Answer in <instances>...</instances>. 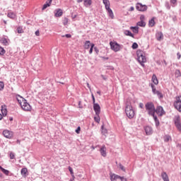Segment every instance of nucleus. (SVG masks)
<instances>
[{
  "mask_svg": "<svg viewBox=\"0 0 181 181\" xmlns=\"http://www.w3.org/2000/svg\"><path fill=\"white\" fill-rule=\"evenodd\" d=\"M145 108L148 112V115L153 117L156 122V127L158 128V127H159V119H158V116H156L155 113L159 115V106L158 105L156 108H155V105H153V103L148 102L145 105Z\"/></svg>",
  "mask_w": 181,
  "mask_h": 181,
  "instance_id": "f257e3e1",
  "label": "nucleus"
},
{
  "mask_svg": "<svg viewBox=\"0 0 181 181\" xmlns=\"http://www.w3.org/2000/svg\"><path fill=\"white\" fill-rule=\"evenodd\" d=\"M125 113L129 119H132V118L135 117V110H134V107H132V105H127L126 106Z\"/></svg>",
  "mask_w": 181,
  "mask_h": 181,
  "instance_id": "f03ea898",
  "label": "nucleus"
},
{
  "mask_svg": "<svg viewBox=\"0 0 181 181\" xmlns=\"http://www.w3.org/2000/svg\"><path fill=\"white\" fill-rule=\"evenodd\" d=\"M110 49L111 50H113V52H119V50H121V49H122L124 47V45H121L119 44H118L116 41H110Z\"/></svg>",
  "mask_w": 181,
  "mask_h": 181,
  "instance_id": "7ed1b4c3",
  "label": "nucleus"
},
{
  "mask_svg": "<svg viewBox=\"0 0 181 181\" xmlns=\"http://www.w3.org/2000/svg\"><path fill=\"white\" fill-rule=\"evenodd\" d=\"M21 107L23 111H32V106L25 98H23V105L21 104Z\"/></svg>",
  "mask_w": 181,
  "mask_h": 181,
  "instance_id": "20e7f679",
  "label": "nucleus"
},
{
  "mask_svg": "<svg viewBox=\"0 0 181 181\" xmlns=\"http://www.w3.org/2000/svg\"><path fill=\"white\" fill-rule=\"evenodd\" d=\"M174 107L177 111L181 112V95L175 98V101L174 102Z\"/></svg>",
  "mask_w": 181,
  "mask_h": 181,
  "instance_id": "39448f33",
  "label": "nucleus"
},
{
  "mask_svg": "<svg viewBox=\"0 0 181 181\" xmlns=\"http://www.w3.org/2000/svg\"><path fill=\"white\" fill-rule=\"evenodd\" d=\"M110 181H128L124 176L121 177L117 174L113 173L110 175Z\"/></svg>",
  "mask_w": 181,
  "mask_h": 181,
  "instance_id": "423d86ee",
  "label": "nucleus"
},
{
  "mask_svg": "<svg viewBox=\"0 0 181 181\" xmlns=\"http://www.w3.org/2000/svg\"><path fill=\"white\" fill-rule=\"evenodd\" d=\"M137 62L139 60H146V55H145V52L142 49L136 50Z\"/></svg>",
  "mask_w": 181,
  "mask_h": 181,
  "instance_id": "0eeeda50",
  "label": "nucleus"
},
{
  "mask_svg": "<svg viewBox=\"0 0 181 181\" xmlns=\"http://www.w3.org/2000/svg\"><path fill=\"white\" fill-rule=\"evenodd\" d=\"M136 11H139L140 12H145L148 10V6L144 5L142 3H137L136 4Z\"/></svg>",
  "mask_w": 181,
  "mask_h": 181,
  "instance_id": "6e6552de",
  "label": "nucleus"
},
{
  "mask_svg": "<svg viewBox=\"0 0 181 181\" xmlns=\"http://www.w3.org/2000/svg\"><path fill=\"white\" fill-rule=\"evenodd\" d=\"M175 125L180 132H181V122H180V116H175L174 119Z\"/></svg>",
  "mask_w": 181,
  "mask_h": 181,
  "instance_id": "1a4fd4ad",
  "label": "nucleus"
},
{
  "mask_svg": "<svg viewBox=\"0 0 181 181\" xmlns=\"http://www.w3.org/2000/svg\"><path fill=\"white\" fill-rule=\"evenodd\" d=\"M93 110L95 111V115H100L101 113V107L98 103H93Z\"/></svg>",
  "mask_w": 181,
  "mask_h": 181,
  "instance_id": "9d476101",
  "label": "nucleus"
},
{
  "mask_svg": "<svg viewBox=\"0 0 181 181\" xmlns=\"http://www.w3.org/2000/svg\"><path fill=\"white\" fill-rule=\"evenodd\" d=\"M3 135L5 136V138H7V139H12V136H13V132L9 130H4Z\"/></svg>",
  "mask_w": 181,
  "mask_h": 181,
  "instance_id": "9b49d317",
  "label": "nucleus"
},
{
  "mask_svg": "<svg viewBox=\"0 0 181 181\" xmlns=\"http://www.w3.org/2000/svg\"><path fill=\"white\" fill-rule=\"evenodd\" d=\"M54 14L55 18H61V16H63V10L57 8L54 11Z\"/></svg>",
  "mask_w": 181,
  "mask_h": 181,
  "instance_id": "f8f14e48",
  "label": "nucleus"
},
{
  "mask_svg": "<svg viewBox=\"0 0 181 181\" xmlns=\"http://www.w3.org/2000/svg\"><path fill=\"white\" fill-rule=\"evenodd\" d=\"M9 42H11V40L8 38H6L5 37H3L0 40V43H2L4 46H9Z\"/></svg>",
  "mask_w": 181,
  "mask_h": 181,
  "instance_id": "ddd939ff",
  "label": "nucleus"
},
{
  "mask_svg": "<svg viewBox=\"0 0 181 181\" xmlns=\"http://www.w3.org/2000/svg\"><path fill=\"white\" fill-rule=\"evenodd\" d=\"M1 115H3L4 117H6V115H8V109L6 108V105H1Z\"/></svg>",
  "mask_w": 181,
  "mask_h": 181,
  "instance_id": "4468645a",
  "label": "nucleus"
},
{
  "mask_svg": "<svg viewBox=\"0 0 181 181\" xmlns=\"http://www.w3.org/2000/svg\"><path fill=\"white\" fill-rule=\"evenodd\" d=\"M21 173L23 177H27L29 175V173H28L27 168H23L21 170Z\"/></svg>",
  "mask_w": 181,
  "mask_h": 181,
  "instance_id": "2eb2a0df",
  "label": "nucleus"
},
{
  "mask_svg": "<svg viewBox=\"0 0 181 181\" xmlns=\"http://www.w3.org/2000/svg\"><path fill=\"white\" fill-rule=\"evenodd\" d=\"M144 131L146 135H152V127L150 126H146L144 127Z\"/></svg>",
  "mask_w": 181,
  "mask_h": 181,
  "instance_id": "dca6fc26",
  "label": "nucleus"
},
{
  "mask_svg": "<svg viewBox=\"0 0 181 181\" xmlns=\"http://www.w3.org/2000/svg\"><path fill=\"white\" fill-rule=\"evenodd\" d=\"M16 98L20 105H22V103H23V97L21 96L19 94H16Z\"/></svg>",
  "mask_w": 181,
  "mask_h": 181,
  "instance_id": "f3484780",
  "label": "nucleus"
},
{
  "mask_svg": "<svg viewBox=\"0 0 181 181\" xmlns=\"http://www.w3.org/2000/svg\"><path fill=\"white\" fill-rule=\"evenodd\" d=\"M100 151V155H102L103 158H105V156H107V148H105V146H102Z\"/></svg>",
  "mask_w": 181,
  "mask_h": 181,
  "instance_id": "a211bd4d",
  "label": "nucleus"
},
{
  "mask_svg": "<svg viewBox=\"0 0 181 181\" xmlns=\"http://www.w3.org/2000/svg\"><path fill=\"white\" fill-rule=\"evenodd\" d=\"M151 88H152V92L153 94H157V95H159V90H156V86L153 83L150 84Z\"/></svg>",
  "mask_w": 181,
  "mask_h": 181,
  "instance_id": "6ab92c4d",
  "label": "nucleus"
},
{
  "mask_svg": "<svg viewBox=\"0 0 181 181\" xmlns=\"http://www.w3.org/2000/svg\"><path fill=\"white\" fill-rule=\"evenodd\" d=\"M155 19H156V18L153 17L151 19H150L148 21V27L149 28H153V26H155V24L156 23L155 22Z\"/></svg>",
  "mask_w": 181,
  "mask_h": 181,
  "instance_id": "aec40b11",
  "label": "nucleus"
},
{
  "mask_svg": "<svg viewBox=\"0 0 181 181\" xmlns=\"http://www.w3.org/2000/svg\"><path fill=\"white\" fill-rule=\"evenodd\" d=\"M130 29H131V30H132L133 33H136V34L139 33V27L137 25L131 26Z\"/></svg>",
  "mask_w": 181,
  "mask_h": 181,
  "instance_id": "412c9836",
  "label": "nucleus"
},
{
  "mask_svg": "<svg viewBox=\"0 0 181 181\" xmlns=\"http://www.w3.org/2000/svg\"><path fill=\"white\" fill-rule=\"evenodd\" d=\"M93 4L92 0H84L83 1V5L86 6V8H88V6H91V4Z\"/></svg>",
  "mask_w": 181,
  "mask_h": 181,
  "instance_id": "4be33fe9",
  "label": "nucleus"
},
{
  "mask_svg": "<svg viewBox=\"0 0 181 181\" xmlns=\"http://www.w3.org/2000/svg\"><path fill=\"white\" fill-rule=\"evenodd\" d=\"M161 177L163 181H169V176H168V174L165 172L161 173Z\"/></svg>",
  "mask_w": 181,
  "mask_h": 181,
  "instance_id": "5701e85b",
  "label": "nucleus"
},
{
  "mask_svg": "<svg viewBox=\"0 0 181 181\" xmlns=\"http://www.w3.org/2000/svg\"><path fill=\"white\" fill-rule=\"evenodd\" d=\"M90 47H91V42H90V40L86 41L84 43V49H86V50H88V49H90Z\"/></svg>",
  "mask_w": 181,
  "mask_h": 181,
  "instance_id": "b1692460",
  "label": "nucleus"
},
{
  "mask_svg": "<svg viewBox=\"0 0 181 181\" xmlns=\"http://www.w3.org/2000/svg\"><path fill=\"white\" fill-rule=\"evenodd\" d=\"M151 81L156 85L159 84V81L158 80V77H156V74H153Z\"/></svg>",
  "mask_w": 181,
  "mask_h": 181,
  "instance_id": "393cba45",
  "label": "nucleus"
},
{
  "mask_svg": "<svg viewBox=\"0 0 181 181\" xmlns=\"http://www.w3.org/2000/svg\"><path fill=\"white\" fill-rule=\"evenodd\" d=\"M124 35H126V36H130V37H135V35H134V33H132L129 30H126L124 32Z\"/></svg>",
  "mask_w": 181,
  "mask_h": 181,
  "instance_id": "a878e982",
  "label": "nucleus"
},
{
  "mask_svg": "<svg viewBox=\"0 0 181 181\" xmlns=\"http://www.w3.org/2000/svg\"><path fill=\"white\" fill-rule=\"evenodd\" d=\"M100 129L102 134L105 136L107 135V134H108V130L104 127V124H103V125L101 126Z\"/></svg>",
  "mask_w": 181,
  "mask_h": 181,
  "instance_id": "bb28decb",
  "label": "nucleus"
},
{
  "mask_svg": "<svg viewBox=\"0 0 181 181\" xmlns=\"http://www.w3.org/2000/svg\"><path fill=\"white\" fill-rule=\"evenodd\" d=\"M106 10L107 11L108 16H110V18H111V19H114V12H112L111 8H106Z\"/></svg>",
  "mask_w": 181,
  "mask_h": 181,
  "instance_id": "cd10ccee",
  "label": "nucleus"
},
{
  "mask_svg": "<svg viewBox=\"0 0 181 181\" xmlns=\"http://www.w3.org/2000/svg\"><path fill=\"white\" fill-rule=\"evenodd\" d=\"M136 25L140 26V28H145V26H146V23L144 21H140L136 23Z\"/></svg>",
  "mask_w": 181,
  "mask_h": 181,
  "instance_id": "c85d7f7f",
  "label": "nucleus"
},
{
  "mask_svg": "<svg viewBox=\"0 0 181 181\" xmlns=\"http://www.w3.org/2000/svg\"><path fill=\"white\" fill-rule=\"evenodd\" d=\"M7 16L8 18H10V19H15L16 18V14L13 12H8Z\"/></svg>",
  "mask_w": 181,
  "mask_h": 181,
  "instance_id": "c756f323",
  "label": "nucleus"
},
{
  "mask_svg": "<svg viewBox=\"0 0 181 181\" xmlns=\"http://www.w3.org/2000/svg\"><path fill=\"white\" fill-rule=\"evenodd\" d=\"M105 9L110 8V0H103Z\"/></svg>",
  "mask_w": 181,
  "mask_h": 181,
  "instance_id": "7c9ffc66",
  "label": "nucleus"
},
{
  "mask_svg": "<svg viewBox=\"0 0 181 181\" xmlns=\"http://www.w3.org/2000/svg\"><path fill=\"white\" fill-rule=\"evenodd\" d=\"M0 170L4 173L6 176L9 175V170L4 168L2 166L0 165Z\"/></svg>",
  "mask_w": 181,
  "mask_h": 181,
  "instance_id": "2f4dec72",
  "label": "nucleus"
},
{
  "mask_svg": "<svg viewBox=\"0 0 181 181\" xmlns=\"http://www.w3.org/2000/svg\"><path fill=\"white\" fill-rule=\"evenodd\" d=\"M175 77L176 78H179V77H181V72L180 70L176 69L175 71Z\"/></svg>",
  "mask_w": 181,
  "mask_h": 181,
  "instance_id": "473e14b6",
  "label": "nucleus"
},
{
  "mask_svg": "<svg viewBox=\"0 0 181 181\" xmlns=\"http://www.w3.org/2000/svg\"><path fill=\"white\" fill-rule=\"evenodd\" d=\"M96 116L94 117V121L95 122H98V124H100V121H101V117H100V115H95Z\"/></svg>",
  "mask_w": 181,
  "mask_h": 181,
  "instance_id": "72a5a7b5",
  "label": "nucleus"
},
{
  "mask_svg": "<svg viewBox=\"0 0 181 181\" xmlns=\"http://www.w3.org/2000/svg\"><path fill=\"white\" fill-rule=\"evenodd\" d=\"M6 53V50L1 46H0V56H4Z\"/></svg>",
  "mask_w": 181,
  "mask_h": 181,
  "instance_id": "f704fd0d",
  "label": "nucleus"
},
{
  "mask_svg": "<svg viewBox=\"0 0 181 181\" xmlns=\"http://www.w3.org/2000/svg\"><path fill=\"white\" fill-rule=\"evenodd\" d=\"M51 4L48 3V1H46L45 4L42 6V11H45L47 8H49Z\"/></svg>",
  "mask_w": 181,
  "mask_h": 181,
  "instance_id": "c9c22d12",
  "label": "nucleus"
},
{
  "mask_svg": "<svg viewBox=\"0 0 181 181\" xmlns=\"http://www.w3.org/2000/svg\"><path fill=\"white\" fill-rule=\"evenodd\" d=\"M159 111H160V117H162V115H165V114H166L165 110H163V107H159Z\"/></svg>",
  "mask_w": 181,
  "mask_h": 181,
  "instance_id": "e433bc0d",
  "label": "nucleus"
},
{
  "mask_svg": "<svg viewBox=\"0 0 181 181\" xmlns=\"http://www.w3.org/2000/svg\"><path fill=\"white\" fill-rule=\"evenodd\" d=\"M68 170L70 173L71 176H72V177H74V172L73 171V168H71V166H69Z\"/></svg>",
  "mask_w": 181,
  "mask_h": 181,
  "instance_id": "4c0bfd02",
  "label": "nucleus"
},
{
  "mask_svg": "<svg viewBox=\"0 0 181 181\" xmlns=\"http://www.w3.org/2000/svg\"><path fill=\"white\" fill-rule=\"evenodd\" d=\"M95 46V45L94 43H91L90 45V48H89V54H93V50H94V47Z\"/></svg>",
  "mask_w": 181,
  "mask_h": 181,
  "instance_id": "58836bf2",
  "label": "nucleus"
},
{
  "mask_svg": "<svg viewBox=\"0 0 181 181\" xmlns=\"http://www.w3.org/2000/svg\"><path fill=\"white\" fill-rule=\"evenodd\" d=\"M62 23H63L64 26H67V25L69 23V18L65 17L62 21Z\"/></svg>",
  "mask_w": 181,
  "mask_h": 181,
  "instance_id": "ea45409f",
  "label": "nucleus"
},
{
  "mask_svg": "<svg viewBox=\"0 0 181 181\" xmlns=\"http://www.w3.org/2000/svg\"><path fill=\"white\" fill-rule=\"evenodd\" d=\"M138 62L142 67H145V64L144 63H146V60L143 59V60H139Z\"/></svg>",
  "mask_w": 181,
  "mask_h": 181,
  "instance_id": "a19ab883",
  "label": "nucleus"
},
{
  "mask_svg": "<svg viewBox=\"0 0 181 181\" xmlns=\"http://www.w3.org/2000/svg\"><path fill=\"white\" fill-rule=\"evenodd\" d=\"M138 43L136 42H134L132 45V48L133 49V50H135L138 48Z\"/></svg>",
  "mask_w": 181,
  "mask_h": 181,
  "instance_id": "79ce46f5",
  "label": "nucleus"
},
{
  "mask_svg": "<svg viewBox=\"0 0 181 181\" xmlns=\"http://www.w3.org/2000/svg\"><path fill=\"white\" fill-rule=\"evenodd\" d=\"M170 139H172V137H170V136H165L164 137L165 142H169Z\"/></svg>",
  "mask_w": 181,
  "mask_h": 181,
  "instance_id": "37998d69",
  "label": "nucleus"
},
{
  "mask_svg": "<svg viewBox=\"0 0 181 181\" xmlns=\"http://www.w3.org/2000/svg\"><path fill=\"white\" fill-rule=\"evenodd\" d=\"M5 88V84L4 83V81H0V91H2L4 88Z\"/></svg>",
  "mask_w": 181,
  "mask_h": 181,
  "instance_id": "c03bdc74",
  "label": "nucleus"
},
{
  "mask_svg": "<svg viewBox=\"0 0 181 181\" xmlns=\"http://www.w3.org/2000/svg\"><path fill=\"white\" fill-rule=\"evenodd\" d=\"M119 169H121V170H122L123 172H125V167H124V165H122V164L119 163Z\"/></svg>",
  "mask_w": 181,
  "mask_h": 181,
  "instance_id": "a18cd8bd",
  "label": "nucleus"
},
{
  "mask_svg": "<svg viewBox=\"0 0 181 181\" xmlns=\"http://www.w3.org/2000/svg\"><path fill=\"white\" fill-rule=\"evenodd\" d=\"M80 131H81V127L79 126L76 129L75 132L76 134H80Z\"/></svg>",
  "mask_w": 181,
  "mask_h": 181,
  "instance_id": "49530a36",
  "label": "nucleus"
},
{
  "mask_svg": "<svg viewBox=\"0 0 181 181\" xmlns=\"http://www.w3.org/2000/svg\"><path fill=\"white\" fill-rule=\"evenodd\" d=\"M10 159H15V154L13 152H11L9 154Z\"/></svg>",
  "mask_w": 181,
  "mask_h": 181,
  "instance_id": "de8ad7c7",
  "label": "nucleus"
},
{
  "mask_svg": "<svg viewBox=\"0 0 181 181\" xmlns=\"http://www.w3.org/2000/svg\"><path fill=\"white\" fill-rule=\"evenodd\" d=\"M170 4H172L173 6H175L177 4V0H170Z\"/></svg>",
  "mask_w": 181,
  "mask_h": 181,
  "instance_id": "09e8293b",
  "label": "nucleus"
},
{
  "mask_svg": "<svg viewBox=\"0 0 181 181\" xmlns=\"http://www.w3.org/2000/svg\"><path fill=\"white\" fill-rule=\"evenodd\" d=\"M17 32L18 33H23V30L20 27L17 28Z\"/></svg>",
  "mask_w": 181,
  "mask_h": 181,
  "instance_id": "8fccbe9b",
  "label": "nucleus"
},
{
  "mask_svg": "<svg viewBox=\"0 0 181 181\" xmlns=\"http://www.w3.org/2000/svg\"><path fill=\"white\" fill-rule=\"evenodd\" d=\"M62 37H66L67 39H70V37H71V34H66L65 35H63Z\"/></svg>",
  "mask_w": 181,
  "mask_h": 181,
  "instance_id": "3c124183",
  "label": "nucleus"
},
{
  "mask_svg": "<svg viewBox=\"0 0 181 181\" xmlns=\"http://www.w3.org/2000/svg\"><path fill=\"white\" fill-rule=\"evenodd\" d=\"M94 51L95 52L96 54H98L100 53V49H98V47H94Z\"/></svg>",
  "mask_w": 181,
  "mask_h": 181,
  "instance_id": "603ef678",
  "label": "nucleus"
},
{
  "mask_svg": "<svg viewBox=\"0 0 181 181\" xmlns=\"http://www.w3.org/2000/svg\"><path fill=\"white\" fill-rule=\"evenodd\" d=\"M159 40H163V34L162 33L159 34Z\"/></svg>",
  "mask_w": 181,
  "mask_h": 181,
  "instance_id": "864d4df0",
  "label": "nucleus"
},
{
  "mask_svg": "<svg viewBox=\"0 0 181 181\" xmlns=\"http://www.w3.org/2000/svg\"><path fill=\"white\" fill-rule=\"evenodd\" d=\"M91 97H92L93 104H94L95 103V98L94 97L93 93H91Z\"/></svg>",
  "mask_w": 181,
  "mask_h": 181,
  "instance_id": "5fc2aeb1",
  "label": "nucleus"
},
{
  "mask_svg": "<svg viewBox=\"0 0 181 181\" xmlns=\"http://www.w3.org/2000/svg\"><path fill=\"white\" fill-rule=\"evenodd\" d=\"M35 36H40V31L39 30H37L35 33Z\"/></svg>",
  "mask_w": 181,
  "mask_h": 181,
  "instance_id": "6e6d98bb",
  "label": "nucleus"
},
{
  "mask_svg": "<svg viewBox=\"0 0 181 181\" xmlns=\"http://www.w3.org/2000/svg\"><path fill=\"white\" fill-rule=\"evenodd\" d=\"M156 40L159 41V33L158 31L156 33Z\"/></svg>",
  "mask_w": 181,
  "mask_h": 181,
  "instance_id": "4d7b16f0",
  "label": "nucleus"
},
{
  "mask_svg": "<svg viewBox=\"0 0 181 181\" xmlns=\"http://www.w3.org/2000/svg\"><path fill=\"white\" fill-rule=\"evenodd\" d=\"M140 21H145V16L144 15H141L140 16Z\"/></svg>",
  "mask_w": 181,
  "mask_h": 181,
  "instance_id": "13d9d810",
  "label": "nucleus"
},
{
  "mask_svg": "<svg viewBox=\"0 0 181 181\" xmlns=\"http://www.w3.org/2000/svg\"><path fill=\"white\" fill-rule=\"evenodd\" d=\"M78 108H83V105H81V101H78Z\"/></svg>",
  "mask_w": 181,
  "mask_h": 181,
  "instance_id": "bf43d9fd",
  "label": "nucleus"
},
{
  "mask_svg": "<svg viewBox=\"0 0 181 181\" xmlns=\"http://www.w3.org/2000/svg\"><path fill=\"white\" fill-rule=\"evenodd\" d=\"M139 108L143 109L144 108V103H140L139 105Z\"/></svg>",
  "mask_w": 181,
  "mask_h": 181,
  "instance_id": "052dcab7",
  "label": "nucleus"
},
{
  "mask_svg": "<svg viewBox=\"0 0 181 181\" xmlns=\"http://www.w3.org/2000/svg\"><path fill=\"white\" fill-rule=\"evenodd\" d=\"M71 18H72V19H76V18H77V15H71Z\"/></svg>",
  "mask_w": 181,
  "mask_h": 181,
  "instance_id": "680f3d73",
  "label": "nucleus"
},
{
  "mask_svg": "<svg viewBox=\"0 0 181 181\" xmlns=\"http://www.w3.org/2000/svg\"><path fill=\"white\" fill-rule=\"evenodd\" d=\"M177 59H180V57H181L180 53V52H177Z\"/></svg>",
  "mask_w": 181,
  "mask_h": 181,
  "instance_id": "e2e57ef3",
  "label": "nucleus"
},
{
  "mask_svg": "<svg viewBox=\"0 0 181 181\" xmlns=\"http://www.w3.org/2000/svg\"><path fill=\"white\" fill-rule=\"evenodd\" d=\"M102 59L103 60H108L110 58L108 57H102Z\"/></svg>",
  "mask_w": 181,
  "mask_h": 181,
  "instance_id": "0e129e2a",
  "label": "nucleus"
},
{
  "mask_svg": "<svg viewBox=\"0 0 181 181\" xmlns=\"http://www.w3.org/2000/svg\"><path fill=\"white\" fill-rule=\"evenodd\" d=\"M135 8H134V6H131L129 8L130 11H134Z\"/></svg>",
  "mask_w": 181,
  "mask_h": 181,
  "instance_id": "69168bd1",
  "label": "nucleus"
},
{
  "mask_svg": "<svg viewBox=\"0 0 181 181\" xmlns=\"http://www.w3.org/2000/svg\"><path fill=\"white\" fill-rule=\"evenodd\" d=\"M97 94H98V95H101V90H98Z\"/></svg>",
  "mask_w": 181,
  "mask_h": 181,
  "instance_id": "338daca9",
  "label": "nucleus"
},
{
  "mask_svg": "<svg viewBox=\"0 0 181 181\" xmlns=\"http://www.w3.org/2000/svg\"><path fill=\"white\" fill-rule=\"evenodd\" d=\"M177 148H180V149L181 150V144H178L177 145Z\"/></svg>",
  "mask_w": 181,
  "mask_h": 181,
  "instance_id": "774afa93",
  "label": "nucleus"
}]
</instances>
